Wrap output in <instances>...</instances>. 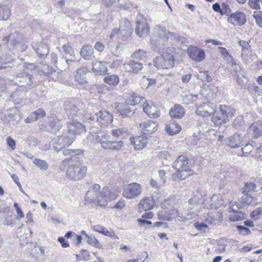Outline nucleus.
<instances>
[{"mask_svg":"<svg viewBox=\"0 0 262 262\" xmlns=\"http://www.w3.org/2000/svg\"><path fill=\"white\" fill-rule=\"evenodd\" d=\"M100 186L97 184L92 185L86 193L85 204L94 207L97 206H105L110 190L108 187H104L101 191Z\"/></svg>","mask_w":262,"mask_h":262,"instance_id":"nucleus-1","label":"nucleus"},{"mask_svg":"<svg viewBox=\"0 0 262 262\" xmlns=\"http://www.w3.org/2000/svg\"><path fill=\"white\" fill-rule=\"evenodd\" d=\"M62 171L66 170V176L72 181H78L83 179L87 171V167L80 161H74L73 159H65L62 160L59 167Z\"/></svg>","mask_w":262,"mask_h":262,"instance_id":"nucleus-2","label":"nucleus"},{"mask_svg":"<svg viewBox=\"0 0 262 262\" xmlns=\"http://www.w3.org/2000/svg\"><path fill=\"white\" fill-rule=\"evenodd\" d=\"M110 137L105 131H92L88 135L87 139L92 143H100L101 148L105 150L118 151L122 147L123 143L122 141H111L109 140Z\"/></svg>","mask_w":262,"mask_h":262,"instance_id":"nucleus-3","label":"nucleus"},{"mask_svg":"<svg viewBox=\"0 0 262 262\" xmlns=\"http://www.w3.org/2000/svg\"><path fill=\"white\" fill-rule=\"evenodd\" d=\"M172 167L176 170L172 174V179L175 181L184 180L190 174L188 173L190 170L188 159L185 156H179L173 163Z\"/></svg>","mask_w":262,"mask_h":262,"instance_id":"nucleus-4","label":"nucleus"},{"mask_svg":"<svg viewBox=\"0 0 262 262\" xmlns=\"http://www.w3.org/2000/svg\"><path fill=\"white\" fill-rule=\"evenodd\" d=\"M156 35L151 37V44L154 47V49L158 52L164 49L167 38L171 35V33L166 30L165 27L157 26L155 28Z\"/></svg>","mask_w":262,"mask_h":262,"instance_id":"nucleus-5","label":"nucleus"},{"mask_svg":"<svg viewBox=\"0 0 262 262\" xmlns=\"http://www.w3.org/2000/svg\"><path fill=\"white\" fill-rule=\"evenodd\" d=\"M154 64L158 69H169L174 64V59L172 54L164 52L154 59Z\"/></svg>","mask_w":262,"mask_h":262,"instance_id":"nucleus-6","label":"nucleus"},{"mask_svg":"<svg viewBox=\"0 0 262 262\" xmlns=\"http://www.w3.org/2000/svg\"><path fill=\"white\" fill-rule=\"evenodd\" d=\"M221 113V116H213L212 117V121L217 125H221L229 121V117L234 115L235 110L229 105H221L219 107Z\"/></svg>","mask_w":262,"mask_h":262,"instance_id":"nucleus-7","label":"nucleus"},{"mask_svg":"<svg viewBox=\"0 0 262 262\" xmlns=\"http://www.w3.org/2000/svg\"><path fill=\"white\" fill-rule=\"evenodd\" d=\"M74 141V136L69 137L64 132L62 135L57 136L53 138L51 143L53 150L56 152H59L66 146L71 145Z\"/></svg>","mask_w":262,"mask_h":262,"instance_id":"nucleus-8","label":"nucleus"},{"mask_svg":"<svg viewBox=\"0 0 262 262\" xmlns=\"http://www.w3.org/2000/svg\"><path fill=\"white\" fill-rule=\"evenodd\" d=\"M29 66H32L30 63L25 62L22 65H19L20 69L23 70L22 75L23 77L17 76L12 81V84L17 85L19 87L21 84L24 85V87L26 86H30L32 82L31 81V76L29 75L27 71V70L29 68Z\"/></svg>","mask_w":262,"mask_h":262,"instance_id":"nucleus-9","label":"nucleus"},{"mask_svg":"<svg viewBox=\"0 0 262 262\" xmlns=\"http://www.w3.org/2000/svg\"><path fill=\"white\" fill-rule=\"evenodd\" d=\"M142 192V186L137 183H132L124 187L122 196L127 199H132L139 196Z\"/></svg>","mask_w":262,"mask_h":262,"instance_id":"nucleus-10","label":"nucleus"},{"mask_svg":"<svg viewBox=\"0 0 262 262\" xmlns=\"http://www.w3.org/2000/svg\"><path fill=\"white\" fill-rule=\"evenodd\" d=\"M136 27L135 32L136 34L141 37L146 36L149 32V27L147 20L142 14L137 16Z\"/></svg>","mask_w":262,"mask_h":262,"instance_id":"nucleus-11","label":"nucleus"},{"mask_svg":"<svg viewBox=\"0 0 262 262\" xmlns=\"http://www.w3.org/2000/svg\"><path fill=\"white\" fill-rule=\"evenodd\" d=\"M86 132V128L84 125L75 120L72 121L69 123L68 130L65 133L70 137L74 136V141L77 135H80Z\"/></svg>","mask_w":262,"mask_h":262,"instance_id":"nucleus-12","label":"nucleus"},{"mask_svg":"<svg viewBox=\"0 0 262 262\" xmlns=\"http://www.w3.org/2000/svg\"><path fill=\"white\" fill-rule=\"evenodd\" d=\"M216 110L215 104L208 102L200 105L196 110L197 115L202 117H208L213 114Z\"/></svg>","mask_w":262,"mask_h":262,"instance_id":"nucleus-13","label":"nucleus"},{"mask_svg":"<svg viewBox=\"0 0 262 262\" xmlns=\"http://www.w3.org/2000/svg\"><path fill=\"white\" fill-rule=\"evenodd\" d=\"M28 88L24 87V85L21 84L19 87H17L10 95V100L16 104H22L26 99V94Z\"/></svg>","mask_w":262,"mask_h":262,"instance_id":"nucleus-14","label":"nucleus"},{"mask_svg":"<svg viewBox=\"0 0 262 262\" xmlns=\"http://www.w3.org/2000/svg\"><path fill=\"white\" fill-rule=\"evenodd\" d=\"M233 202L230 203V206L229 207L228 211L229 212H232L229 216V219L231 221H242L246 218V214L242 211H238L237 210L239 209V204L237 202H234V204H232Z\"/></svg>","mask_w":262,"mask_h":262,"instance_id":"nucleus-15","label":"nucleus"},{"mask_svg":"<svg viewBox=\"0 0 262 262\" xmlns=\"http://www.w3.org/2000/svg\"><path fill=\"white\" fill-rule=\"evenodd\" d=\"M205 203L202 199V196L199 192H194L192 197L188 200V208L189 210L194 209L199 211L201 205ZM204 205V204H203Z\"/></svg>","mask_w":262,"mask_h":262,"instance_id":"nucleus-16","label":"nucleus"},{"mask_svg":"<svg viewBox=\"0 0 262 262\" xmlns=\"http://www.w3.org/2000/svg\"><path fill=\"white\" fill-rule=\"evenodd\" d=\"M187 53L189 57L196 62H201L205 57L204 51L196 47H189L187 50Z\"/></svg>","mask_w":262,"mask_h":262,"instance_id":"nucleus-17","label":"nucleus"},{"mask_svg":"<svg viewBox=\"0 0 262 262\" xmlns=\"http://www.w3.org/2000/svg\"><path fill=\"white\" fill-rule=\"evenodd\" d=\"M158 128L156 122L147 120L139 124V128L144 134L149 135L155 132Z\"/></svg>","mask_w":262,"mask_h":262,"instance_id":"nucleus-18","label":"nucleus"},{"mask_svg":"<svg viewBox=\"0 0 262 262\" xmlns=\"http://www.w3.org/2000/svg\"><path fill=\"white\" fill-rule=\"evenodd\" d=\"M224 201L219 195L214 194L210 198L209 201H206L204 207L207 209H217L224 205Z\"/></svg>","mask_w":262,"mask_h":262,"instance_id":"nucleus-19","label":"nucleus"},{"mask_svg":"<svg viewBox=\"0 0 262 262\" xmlns=\"http://www.w3.org/2000/svg\"><path fill=\"white\" fill-rule=\"evenodd\" d=\"M246 21L245 14L241 11H236L231 14L228 18V22L234 25L242 26Z\"/></svg>","mask_w":262,"mask_h":262,"instance_id":"nucleus-20","label":"nucleus"},{"mask_svg":"<svg viewBox=\"0 0 262 262\" xmlns=\"http://www.w3.org/2000/svg\"><path fill=\"white\" fill-rule=\"evenodd\" d=\"M130 142L134 146L136 150H141L147 144V138L144 136H136L130 138Z\"/></svg>","mask_w":262,"mask_h":262,"instance_id":"nucleus-21","label":"nucleus"},{"mask_svg":"<svg viewBox=\"0 0 262 262\" xmlns=\"http://www.w3.org/2000/svg\"><path fill=\"white\" fill-rule=\"evenodd\" d=\"M143 110L149 117L157 118L160 115V111L152 103H144Z\"/></svg>","mask_w":262,"mask_h":262,"instance_id":"nucleus-22","label":"nucleus"},{"mask_svg":"<svg viewBox=\"0 0 262 262\" xmlns=\"http://www.w3.org/2000/svg\"><path fill=\"white\" fill-rule=\"evenodd\" d=\"M96 115L97 121L102 125L111 123L113 120V115L105 111H100Z\"/></svg>","mask_w":262,"mask_h":262,"instance_id":"nucleus-23","label":"nucleus"},{"mask_svg":"<svg viewBox=\"0 0 262 262\" xmlns=\"http://www.w3.org/2000/svg\"><path fill=\"white\" fill-rule=\"evenodd\" d=\"M225 143L231 148H235L241 146L243 137L239 134H234L225 140Z\"/></svg>","mask_w":262,"mask_h":262,"instance_id":"nucleus-24","label":"nucleus"},{"mask_svg":"<svg viewBox=\"0 0 262 262\" xmlns=\"http://www.w3.org/2000/svg\"><path fill=\"white\" fill-rule=\"evenodd\" d=\"M155 201L152 196L146 197L144 199L140 200L139 204V210L140 211L144 210L145 211L152 209L155 205Z\"/></svg>","mask_w":262,"mask_h":262,"instance_id":"nucleus-25","label":"nucleus"},{"mask_svg":"<svg viewBox=\"0 0 262 262\" xmlns=\"http://www.w3.org/2000/svg\"><path fill=\"white\" fill-rule=\"evenodd\" d=\"M124 26H123L122 23H121L120 28L119 29L115 28L113 30L112 33L110 35L111 38L114 36L115 34H117L120 32L126 35H129L131 33V28L130 22L127 19L124 20Z\"/></svg>","mask_w":262,"mask_h":262,"instance_id":"nucleus-26","label":"nucleus"},{"mask_svg":"<svg viewBox=\"0 0 262 262\" xmlns=\"http://www.w3.org/2000/svg\"><path fill=\"white\" fill-rule=\"evenodd\" d=\"M125 70L130 73H137L142 69L143 64L140 61L130 60L128 62L124 64Z\"/></svg>","mask_w":262,"mask_h":262,"instance_id":"nucleus-27","label":"nucleus"},{"mask_svg":"<svg viewBox=\"0 0 262 262\" xmlns=\"http://www.w3.org/2000/svg\"><path fill=\"white\" fill-rule=\"evenodd\" d=\"M20 36L17 32H15L10 34L7 36H5L3 39V41L4 43L10 42V45L12 46L15 49H18L19 47V43H20Z\"/></svg>","mask_w":262,"mask_h":262,"instance_id":"nucleus-28","label":"nucleus"},{"mask_svg":"<svg viewBox=\"0 0 262 262\" xmlns=\"http://www.w3.org/2000/svg\"><path fill=\"white\" fill-rule=\"evenodd\" d=\"M222 220V214L220 212H213L208 213L205 222L210 225H215Z\"/></svg>","mask_w":262,"mask_h":262,"instance_id":"nucleus-29","label":"nucleus"},{"mask_svg":"<svg viewBox=\"0 0 262 262\" xmlns=\"http://www.w3.org/2000/svg\"><path fill=\"white\" fill-rule=\"evenodd\" d=\"M89 72L87 68L84 67L76 70L75 76V80L81 84H84L86 82V74Z\"/></svg>","mask_w":262,"mask_h":262,"instance_id":"nucleus-30","label":"nucleus"},{"mask_svg":"<svg viewBox=\"0 0 262 262\" xmlns=\"http://www.w3.org/2000/svg\"><path fill=\"white\" fill-rule=\"evenodd\" d=\"M248 132L254 138H259L262 135V124L258 123H253L249 127Z\"/></svg>","mask_w":262,"mask_h":262,"instance_id":"nucleus-31","label":"nucleus"},{"mask_svg":"<svg viewBox=\"0 0 262 262\" xmlns=\"http://www.w3.org/2000/svg\"><path fill=\"white\" fill-rule=\"evenodd\" d=\"M129 105L126 102V103H118L116 105V110L123 117L130 116L133 113Z\"/></svg>","mask_w":262,"mask_h":262,"instance_id":"nucleus-32","label":"nucleus"},{"mask_svg":"<svg viewBox=\"0 0 262 262\" xmlns=\"http://www.w3.org/2000/svg\"><path fill=\"white\" fill-rule=\"evenodd\" d=\"M169 115L172 118H181L185 114L184 108L179 104H176L169 111Z\"/></svg>","mask_w":262,"mask_h":262,"instance_id":"nucleus-33","label":"nucleus"},{"mask_svg":"<svg viewBox=\"0 0 262 262\" xmlns=\"http://www.w3.org/2000/svg\"><path fill=\"white\" fill-rule=\"evenodd\" d=\"M92 69L93 72L98 75H103L107 72V67L100 61H93Z\"/></svg>","mask_w":262,"mask_h":262,"instance_id":"nucleus-34","label":"nucleus"},{"mask_svg":"<svg viewBox=\"0 0 262 262\" xmlns=\"http://www.w3.org/2000/svg\"><path fill=\"white\" fill-rule=\"evenodd\" d=\"M64 107L68 116L73 118L77 114L78 110L76 106L72 102L69 101L66 102Z\"/></svg>","mask_w":262,"mask_h":262,"instance_id":"nucleus-35","label":"nucleus"},{"mask_svg":"<svg viewBox=\"0 0 262 262\" xmlns=\"http://www.w3.org/2000/svg\"><path fill=\"white\" fill-rule=\"evenodd\" d=\"M196 212H189L187 211H178L177 213L176 218L180 222H185L186 221L190 220L193 217L194 214H195Z\"/></svg>","mask_w":262,"mask_h":262,"instance_id":"nucleus-36","label":"nucleus"},{"mask_svg":"<svg viewBox=\"0 0 262 262\" xmlns=\"http://www.w3.org/2000/svg\"><path fill=\"white\" fill-rule=\"evenodd\" d=\"M33 48L40 58H45L49 54V50L47 44L41 43L37 47H33Z\"/></svg>","mask_w":262,"mask_h":262,"instance_id":"nucleus-37","label":"nucleus"},{"mask_svg":"<svg viewBox=\"0 0 262 262\" xmlns=\"http://www.w3.org/2000/svg\"><path fill=\"white\" fill-rule=\"evenodd\" d=\"M11 15V10L7 5L0 4V20H6Z\"/></svg>","mask_w":262,"mask_h":262,"instance_id":"nucleus-38","label":"nucleus"},{"mask_svg":"<svg viewBox=\"0 0 262 262\" xmlns=\"http://www.w3.org/2000/svg\"><path fill=\"white\" fill-rule=\"evenodd\" d=\"M145 102V98L136 93H133L127 99L126 103L130 105H135Z\"/></svg>","mask_w":262,"mask_h":262,"instance_id":"nucleus-39","label":"nucleus"},{"mask_svg":"<svg viewBox=\"0 0 262 262\" xmlns=\"http://www.w3.org/2000/svg\"><path fill=\"white\" fill-rule=\"evenodd\" d=\"M181 129V127L180 125L174 123H170L165 126L166 132L170 136H173L179 133Z\"/></svg>","mask_w":262,"mask_h":262,"instance_id":"nucleus-40","label":"nucleus"},{"mask_svg":"<svg viewBox=\"0 0 262 262\" xmlns=\"http://www.w3.org/2000/svg\"><path fill=\"white\" fill-rule=\"evenodd\" d=\"M234 70L235 73L237 82L239 84H243L244 83L243 78H246L244 71L236 64L234 66Z\"/></svg>","mask_w":262,"mask_h":262,"instance_id":"nucleus-41","label":"nucleus"},{"mask_svg":"<svg viewBox=\"0 0 262 262\" xmlns=\"http://www.w3.org/2000/svg\"><path fill=\"white\" fill-rule=\"evenodd\" d=\"M245 195L242 196L239 200L241 205L245 206L249 205H255L256 204V202L253 197L248 194H244Z\"/></svg>","mask_w":262,"mask_h":262,"instance_id":"nucleus-42","label":"nucleus"},{"mask_svg":"<svg viewBox=\"0 0 262 262\" xmlns=\"http://www.w3.org/2000/svg\"><path fill=\"white\" fill-rule=\"evenodd\" d=\"M93 50L92 46L89 45L84 46L81 50L80 54L83 58L90 60L92 56Z\"/></svg>","mask_w":262,"mask_h":262,"instance_id":"nucleus-43","label":"nucleus"},{"mask_svg":"<svg viewBox=\"0 0 262 262\" xmlns=\"http://www.w3.org/2000/svg\"><path fill=\"white\" fill-rule=\"evenodd\" d=\"M111 134L115 138H123L127 134V129L125 127L118 128L112 129Z\"/></svg>","mask_w":262,"mask_h":262,"instance_id":"nucleus-44","label":"nucleus"},{"mask_svg":"<svg viewBox=\"0 0 262 262\" xmlns=\"http://www.w3.org/2000/svg\"><path fill=\"white\" fill-rule=\"evenodd\" d=\"M147 56V53L142 49L135 51L132 55L134 59L142 61L146 59Z\"/></svg>","mask_w":262,"mask_h":262,"instance_id":"nucleus-45","label":"nucleus"},{"mask_svg":"<svg viewBox=\"0 0 262 262\" xmlns=\"http://www.w3.org/2000/svg\"><path fill=\"white\" fill-rule=\"evenodd\" d=\"M103 81L110 85L116 86L119 83V78L116 75H111L105 77Z\"/></svg>","mask_w":262,"mask_h":262,"instance_id":"nucleus-46","label":"nucleus"},{"mask_svg":"<svg viewBox=\"0 0 262 262\" xmlns=\"http://www.w3.org/2000/svg\"><path fill=\"white\" fill-rule=\"evenodd\" d=\"M33 163L36 165L41 170H47L49 168L48 163L43 160L35 158L33 161Z\"/></svg>","mask_w":262,"mask_h":262,"instance_id":"nucleus-47","label":"nucleus"},{"mask_svg":"<svg viewBox=\"0 0 262 262\" xmlns=\"http://www.w3.org/2000/svg\"><path fill=\"white\" fill-rule=\"evenodd\" d=\"M256 188L255 184L253 183H246L244 187L242 189V193L244 194H248L249 192L254 191Z\"/></svg>","mask_w":262,"mask_h":262,"instance_id":"nucleus-48","label":"nucleus"},{"mask_svg":"<svg viewBox=\"0 0 262 262\" xmlns=\"http://www.w3.org/2000/svg\"><path fill=\"white\" fill-rule=\"evenodd\" d=\"M157 216L159 220L166 221H170L171 217L168 214L166 209H163L157 213Z\"/></svg>","mask_w":262,"mask_h":262,"instance_id":"nucleus-49","label":"nucleus"},{"mask_svg":"<svg viewBox=\"0 0 262 262\" xmlns=\"http://www.w3.org/2000/svg\"><path fill=\"white\" fill-rule=\"evenodd\" d=\"M174 201L172 199H167L161 204V207L162 209H169V208L173 207Z\"/></svg>","mask_w":262,"mask_h":262,"instance_id":"nucleus-50","label":"nucleus"},{"mask_svg":"<svg viewBox=\"0 0 262 262\" xmlns=\"http://www.w3.org/2000/svg\"><path fill=\"white\" fill-rule=\"evenodd\" d=\"M83 154V150L81 149H66L63 150V154L64 156L80 155Z\"/></svg>","mask_w":262,"mask_h":262,"instance_id":"nucleus-51","label":"nucleus"},{"mask_svg":"<svg viewBox=\"0 0 262 262\" xmlns=\"http://www.w3.org/2000/svg\"><path fill=\"white\" fill-rule=\"evenodd\" d=\"M231 13V9L229 6L225 3L222 4L221 6L220 14L221 15H228Z\"/></svg>","mask_w":262,"mask_h":262,"instance_id":"nucleus-52","label":"nucleus"},{"mask_svg":"<svg viewBox=\"0 0 262 262\" xmlns=\"http://www.w3.org/2000/svg\"><path fill=\"white\" fill-rule=\"evenodd\" d=\"M86 241L88 244L94 246L97 248H100L101 247V244L100 243L99 241L93 236H89L87 238Z\"/></svg>","mask_w":262,"mask_h":262,"instance_id":"nucleus-53","label":"nucleus"},{"mask_svg":"<svg viewBox=\"0 0 262 262\" xmlns=\"http://www.w3.org/2000/svg\"><path fill=\"white\" fill-rule=\"evenodd\" d=\"M62 49L66 54H69L71 56L75 55L74 51L69 43H67L62 46Z\"/></svg>","mask_w":262,"mask_h":262,"instance_id":"nucleus-54","label":"nucleus"},{"mask_svg":"<svg viewBox=\"0 0 262 262\" xmlns=\"http://www.w3.org/2000/svg\"><path fill=\"white\" fill-rule=\"evenodd\" d=\"M13 216L12 213L11 212H8L5 216L4 220H3V223L4 225H11L13 224Z\"/></svg>","mask_w":262,"mask_h":262,"instance_id":"nucleus-55","label":"nucleus"},{"mask_svg":"<svg viewBox=\"0 0 262 262\" xmlns=\"http://www.w3.org/2000/svg\"><path fill=\"white\" fill-rule=\"evenodd\" d=\"M193 226L196 230L200 231H202L204 232L208 228L207 224L203 222H196L194 223Z\"/></svg>","mask_w":262,"mask_h":262,"instance_id":"nucleus-56","label":"nucleus"},{"mask_svg":"<svg viewBox=\"0 0 262 262\" xmlns=\"http://www.w3.org/2000/svg\"><path fill=\"white\" fill-rule=\"evenodd\" d=\"M236 228L239 233L243 235H247L250 234L251 231L249 228L242 225L236 226Z\"/></svg>","mask_w":262,"mask_h":262,"instance_id":"nucleus-57","label":"nucleus"},{"mask_svg":"<svg viewBox=\"0 0 262 262\" xmlns=\"http://www.w3.org/2000/svg\"><path fill=\"white\" fill-rule=\"evenodd\" d=\"M233 126L236 128H239L244 124V120L242 116H238L233 122Z\"/></svg>","mask_w":262,"mask_h":262,"instance_id":"nucleus-58","label":"nucleus"},{"mask_svg":"<svg viewBox=\"0 0 262 262\" xmlns=\"http://www.w3.org/2000/svg\"><path fill=\"white\" fill-rule=\"evenodd\" d=\"M260 2L261 0H249L248 4L252 9H258L260 8Z\"/></svg>","mask_w":262,"mask_h":262,"instance_id":"nucleus-59","label":"nucleus"},{"mask_svg":"<svg viewBox=\"0 0 262 262\" xmlns=\"http://www.w3.org/2000/svg\"><path fill=\"white\" fill-rule=\"evenodd\" d=\"M37 247V246H34L29 252L30 256L32 258L33 260H36L39 254Z\"/></svg>","mask_w":262,"mask_h":262,"instance_id":"nucleus-60","label":"nucleus"},{"mask_svg":"<svg viewBox=\"0 0 262 262\" xmlns=\"http://www.w3.org/2000/svg\"><path fill=\"white\" fill-rule=\"evenodd\" d=\"M219 49L220 50V53L224 56V58L227 59H228V58L231 59L232 58V56L229 54L225 48L220 47H219Z\"/></svg>","mask_w":262,"mask_h":262,"instance_id":"nucleus-61","label":"nucleus"},{"mask_svg":"<svg viewBox=\"0 0 262 262\" xmlns=\"http://www.w3.org/2000/svg\"><path fill=\"white\" fill-rule=\"evenodd\" d=\"M252 149V146L249 143L246 144L245 146L242 148V150L244 156L249 154L251 152Z\"/></svg>","mask_w":262,"mask_h":262,"instance_id":"nucleus-62","label":"nucleus"},{"mask_svg":"<svg viewBox=\"0 0 262 262\" xmlns=\"http://www.w3.org/2000/svg\"><path fill=\"white\" fill-rule=\"evenodd\" d=\"M168 211V213L170 217H171V220L173 219L176 218L177 213H178V210L175 209L174 207H172L169 208V209H166Z\"/></svg>","mask_w":262,"mask_h":262,"instance_id":"nucleus-63","label":"nucleus"},{"mask_svg":"<svg viewBox=\"0 0 262 262\" xmlns=\"http://www.w3.org/2000/svg\"><path fill=\"white\" fill-rule=\"evenodd\" d=\"M238 42L239 45L242 47L243 52H245L246 50H248L250 48V45L245 40H240Z\"/></svg>","mask_w":262,"mask_h":262,"instance_id":"nucleus-64","label":"nucleus"}]
</instances>
